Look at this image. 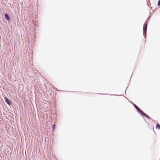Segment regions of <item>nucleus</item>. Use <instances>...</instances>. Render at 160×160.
<instances>
[{
	"mask_svg": "<svg viewBox=\"0 0 160 160\" xmlns=\"http://www.w3.org/2000/svg\"><path fill=\"white\" fill-rule=\"evenodd\" d=\"M148 24L145 23L143 27V35L145 38L147 36V29Z\"/></svg>",
	"mask_w": 160,
	"mask_h": 160,
	"instance_id": "1",
	"label": "nucleus"
},
{
	"mask_svg": "<svg viewBox=\"0 0 160 160\" xmlns=\"http://www.w3.org/2000/svg\"><path fill=\"white\" fill-rule=\"evenodd\" d=\"M4 16L5 17V19L8 21L9 22H10L11 19L10 18V16H11V14H9V15L7 13H5L4 14Z\"/></svg>",
	"mask_w": 160,
	"mask_h": 160,
	"instance_id": "2",
	"label": "nucleus"
},
{
	"mask_svg": "<svg viewBox=\"0 0 160 160\" xmlns=\"http://www.w3.org/2000/svg\"><path fill=\"white\" fill-rule=\"evenodd\" d=\"M131 103L133 105V106L138 111L139 113H141L142 110L137 106L132 101L131 102Z\"/></svg>",
	"mask_w": 160,
	"mask_h": 160,
	"instance_id": "3",
	"label": "nucleus"
},
{
	"mask_svg": "<svg viewBox=\"0 0 160 160\" xmlns=\"http://www.w3.org/2000/svg\"><path fill=\"white\" fill-rule=\"evenodd\" d=\"M4 100L5 102L8 105H11V101L10 100H9L7 97L5 96V97Z\"/></svg>",
	"mask_w": 160,
	"mask_h": 160,
	"instance_id": "4",
	"label": "nucleus"
},
{
	"mask_svg": "<svg viewBox=\"0 0 160 160\" xmlns=\"http://www.w3.org/2000/svg\"><path fill=\"white\" fill-rule=\"evenodd\" d=\"M140 113L141 114L142 116L146 117L147 118H148V119L152 120V119L149 116H148L146 113H145L142 111L141 113Z\"/></svg>",
	"mask_w": 160,
	"mask_h": 160,
	"instance_id": "5",
	"label": "nucleus"
},
{
	"mask_svg": "<svg viewBox=\"0 0 160 160\" xmlns=\"http://www.w3.org/2000/svg\"><path fill=\"white\" fill-rule=\"evenodd\" d=\"M156 128L158 129H160V125L158 123L156 126Z\"/></svg>",
	"mask_w": 160,
	"mask_h": 160,
	"instance_id": "6",
	"label": "nucleus"
},
{
	"mask_svg": "<svg viewBox=\"0 0 160 160\" xmlns=\"http://www.w3.org/2000/svg\"><path fill=\"white\" fill-rule=\"evenodd\" d=\"M55 128V124H54L52 125V128L53 129H54Z\"/></svg>",
	"mask_w": 160,
	"mask_h": 160,
	"instance_id": "7",
	"label": "nucleus"
},
{
	"mask_svg": "<svg viewBox=\"0 0 160 160\" xmlns=\"http://www.w3.org/2000/svg\"><path fill=\"white\" fill-rule=\"evenodd\" d=\"M150 18V16H149L148 18V19H147V20H146L145 22V23H147L148 22V20H149V18Z\"/></svg>",
	"mask_w": 160,
	"mask_h": 160,
	"instance_id": "8",
	"label": "nucleus"
},
{
	"mask_svg": "<svg viewBox=\"0 0 160 160\" xmlns=\"http://www.w3.org/2000/svg\"><path fill=\"white\" fill-rule=\"evenodd\" d=\"M158 6H160V0L158 1Z\"/></svg>",
	"mask_w": 160,
	"mask_h": 160,
	"instance_id": "9",
	"label": "nucleus"
},
{
	"mask_svg": "<svg viewBox=\"0 0 160 160\" xmlns=\"http://www.w3.org/2000/svg\"><path fill=\"white\" fill-rule=\"evenodd\" d=\"M112 95H114V96H119L118 95H116V94H112Z\"/></svg>",
	"mask_w": 160,
	"mask_h": 160,
	"instance_id": "10",
	"label": "nucleus"
},
{
	"mask_svg": "<svg viewBox=\"0 0 160 160\" xmlns=\"http://www.w3.org/2000/svg\"><path fill=\"white\" fill-rule=\"evenodd\" d=\"M147 5H148V6H149V4H148V2H147Z\"/></svg>",
	"mask_w": 160,
	"mask_h": 160,
	"instance_id": "11",
	"label": "nucleus"
},
{
	"mask_svg": "<svg viewBox=\"0 0 160 160\" xmlns=\"http://www.w3.org/2000/svg\"><path fill=\"white\" fill-rule=\"evenodd\" d=\"M63 92H69V91H63Z\"/></svg>",
	"mask_w": 160,
	"mask_h": 160,
	"instance_id": "12",
	"label": "nucleus"
},
{
	"mask_svg": "<svg viewBox=\"0 0 160 160\" xmlns=\"http://www.w3.org/2000/svg\"><path fill=\"white\" fill-rule=\"evenodd\" d=\"M132 75L131 76L130 79H131V78L132 77Z\"/></svg>",
	"mask_w": 160,
	"mask_h": 160,
	"instance_id": "13",
	"label": "nucleus"
},
{
	"mask_svg": "<svg viewBox=\"0 0 160 160\" xmlns=\"http://www.w3.org/2000/svg\"><path fill=\"white\" fill-rule=\"evenodd\" d=\"M120 96H122V95H120Z\"/></svg>",
	"mask_w": 160,
	"mask_h": 160,
	"instance_id": "14",
	"label": "nucleus"
}]
</instances>
